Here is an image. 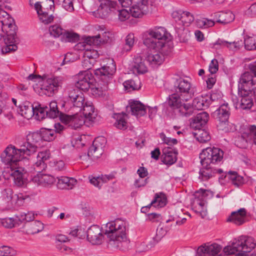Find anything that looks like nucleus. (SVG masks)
<instances>
[{"label":"nucleus","mask_w":256,"mask_h":256,"mask_svg":"<svg viewBox=\"0 0 256 256\" xmlns=\"http://www.w3.org/2000/svg\"><path fill=\"white\" fill-rule=\"evenodd\" d=\"M228 176L229 178L232 180V182L236 185L238 184V182H240L242 180V178L238 176V174L235 172L230 171L228 172Z\"/></svg>","instance_id":"obj_63"},{"label":"nucleus","mask_w":256,"mask_h":256,"mask_svg":"<svg viewBox=\"0 0 256 256\" xmlns=\"http://www.w3.org/2000/svg\"><path fill=\"white\" fill-rule=\"evenodd\" d=\"M17 224V220L12 218H0V225L7 228H12Z\"/></svg>","instance_id":"obj_52"},{"label":"nucleus","mask_w":256,"mask_h":256,"mask_svg":"<svg viewBox=\"0 0 256 256\" xmlns=\"http://www.w3.org/2000/svg\"><path fill=\"white\" fill-rule=\"evenodd\" d=\"M178 112L181 116L189 117L193 114V108L189 104L183 103L178 109Z\"/></svg>","instance_id":"obj_45"},{"label":"nucleus","mask_w":256,"mask_h":256,"mask_svg":"<svg viewBox=\"0 0 256 256\" xmlns=\"http://www.w3.org/2000/svg\"><path fill=\"white\" fill-rule=\"evenodd\" d=\"M57 186L62 189H72L77 182L75 178L66 176L57 177Z\"/></svg>","instance_id":"obj_36"},{"label":"nucleus","mask_w":256,"mask_h":256,"mask_svg":"<svg viewBox=\"0 0 256 256\" xmlns=\"http://www.w3.org/2000/svg\"><path fill=\"white\" fill-rule=\"evenodd\" d=\"M248 142H253L256 145V126H250L240 136L235 140V144L241 148H246Z\"/></svg>","instance_id":"obj_15"},{"label":"nucleus","mask_w":256,"mask_h":256,"mask_svg":"<svg viewBox=\"0 0 256 256\" xmlns=\"http://www.w3.org/2000/svg\"><path fill=\"white\" fill-rule=\"evenodd\" d=\"M168 34L165 28L159 27L148 32L147 37L144 40V44L149 48H160L164 54H169L171 52V48L166 43Z\"/></svg>","instance_id":"obj_8"},{"label":"nucleus","mask_w":256,"mask_h":256,"mask_svg":"<svg viewBox=\"0 0 256 256\" xmlns=\"http://www.w3.org/2000/svg\"><path fill=\"white\" fill-rule=\"evenodd\" d=\"M50 156V152L47 150L38 152L36 162L33 164L34 170L38 174L32 178V182L38 186L46 188L52 187L56 182V178L53 176L40 173L46 168V162L49 159Z\"/></svg>","instance_id":"obj_4"},{"label":"nucleus","mask_w":256,"mask_h":256,"mask_svg":"<svg viewBox=\"0 0 256 256\" xmlns=\"http://www.w3.org/2000/svg\"><path fill=\"white\" fill-rule=\"evenodd\" d=\"M223 156L224 152L218 148L208 147L203 150L200 154L202 168L198 178L202 181H206L214 176L216 174L222 173L221 169H216L212 166L220 162Z\"/></svg>","instance_id":"obj_1"},{"label":"nucleus","mask_w":256,"mask_h":256,"mask_svg":"<svg viewBox=\"0 0 256 256\" xmlns=\"http://www.w3.org/2000/svg\"><path fill=\"white\" fill-rule=\"evenodd\" d=\"M177 152H172L170 148L163 150L162 162L168 165H172L176 161Z\"/></svg>","instance_id":"obj_37"},{"label":"nucleus","mask_w":256,"mask_h":256,"mask_svg":"<svg viewBox=\"0 0 256 256\" xmlns=\"http://www.w3.org/2000/svg\"><path fill=\"white\" fill-rule=\"evenodd\" d=\"M154 50L156 51L148 53L146 58V61L152 66L161 64L164 61V56L168 54H164L160 48Z\"/></svg>","instance_id":"obj_26"},{"label":"nucleus","mask_w":256,"mask_h":256,"mask_svg":"<svg viewBox=\"0 0 256 256\" xmlns=\"http://www.w3.org/2000/svg\"><path fill=\"white\" fill-rule=\"evenodd\" d=\"M82 50H85L83 53L84 58H88L90 59L96 60L98 57V54L96 50L94 49H88V48L85 49H81Z\"/></svg>","instance_id":"obj_58"},{"label":"nucleus","mask_w":256,"mask_h":256,"mask_svg":"<svg viewBox=\"0 0 256 256\" xmlns=\"http://www.w3.org/2000/svg\"><path fill=\"white\" fill-rule=\"evenodd\" d=\"M4 176L7 179L12 178L18 186H22L24 184L22 168H20L19 166H18V168H5Z\"/></svg>","instance_id":"obj_20"},{"label":"nucleus","mask_w":256,"mask_h":256,"mask_svg":"<svg viewBox=\"0 0 256 256\" xmlns=\"http://www.w3.org/2000/svg\"><path fill=\"white\" fill-rule=\"evenodd\" d=\"M16 252L12 248L8 246H2L0 248V256H14Z\"/></svg>","instance_id":"obj_59"},{"label":"nucleus","mask_w":256,"mask_h":256,"mask_svg":"<svg viewBox=\"0 0 256 256\" xmlns=\"http://www.w3.org/2000/svg\"><path fill=\"white\" fill-rule=\"evenodd\" d=\"M26 156L20 148L16 149L12 145L8 146L0 155L2 162L6 166V168H18L20 160Z\"/></svg>","instance_id":"obj_9"},{"label":"nucleus","mask_w":256,"mask_h":256,"mask_svg":"<svg viewBox=\"0 0 256 256\" xmlns=\"http://www.w3.org/2000/svg\"><path fill=\"white\" fill-rule=\"evenodd\" d=\"M174 92L182 96V100L186 102L192 98L195 94L194 88L192 86L190 80L187 78H180L174 83Z\"/></svg>","instance_id":"obj_11"},{"label":"nucleus","mask_w":256,"mask_h":256,"mask_svg":"<svg viewBox=\"0 0 256 256\" xmlns=\"http://www.w3.org/2000/svg\"><path fill=\"white\" fill-rule=\"evenodd\" d=\"M116 67L112 59H108L106 65L94 70V73L100 79L98 86H90L91 93L95 96H100L108 90V84L112 79V76L116 72Z\"/></svg>","instance_id":"obj_5"},{"label":"nucleus","mask_w":256,"mask_h":256,"mask_svg":"<svg viewBox=\"0 0 256 256\" xmlns=\"http://www.w3.org/2000/svg\"><path fill=\"white\" fill-rule=\"evenodd\" d=\"M256 246V243L254 238L250 236H247L240 240H236L231 245L226 246L223 251L227 255L233 254L238 252H250Z\"/></svg>","instance_id":"obj_10"},{"label":"nucleus","mask_w":256,"mask_h":256,"mask_svg":"<svg viewBox=\"0 0 256 256\" xmlns=\"http://www.w3.org/2000/svg\"><path fill=\"white\" fill-rule=\"evenodd\" d=\"M206 190H200L196 192V198L194 202V206L196 212L200 213L202 217L206 216V201L204 200Z\"/></svg>","instance_id":"obj_24"},{"label":"nucleus","mask_w":256,"mask_h":256,"mask_svg":"<svg viewBox=\"0 0 256 256\" xmlns=\"http://www.w3.org/2000/svg\"><path fill=\"white\" fill-rule=\"evenodd\" d=\"M246 212L244 208H241L238 210L233 212L227 219L228 222H231L236 225L243 224L245 220Z\"/></svg>","instance_id":"obj_28"},{"label":"nucleus","mask_w":256,"mask_h":256,"mask_svg":"<svg viewBox=\"0 0 256 256\" xmlns=\"http://www.w3.org/2000/svg\"><path fill=\"white\" fill-rule=\"evenodd\" d=\"M116 14L118 16V20L121 22H124L128 20L130 16V12L126 9L116 10Z\"/></svg>","instance_id":"obj_61"},{"label":"nucleus","mask_w":256,"mask_h":256,"mask_svg":"<svg viewBox=\"0 0 256 256\" xmlns=\"http://www.w3.org/2000/svg\"><path fill=\"white\" fill-rule=\"evenodd\" d=\"M26 232L34 234L41 232L44 228L43 224L39 220L32 221L26 226Z\"/></svg>","instance_id":"obj_38"},{"label":"nucleus","mask_w":256,"mask_h":256,"mask_svg":"<svg viewBox=\"0 0 256 256\" xmlns=\"http://www.w3.org/2000/svg\"><path fill=\"white\" fill-rule=\"evenodd\" d=\"M34 8L38 14L40 21L45 24H48L54 20V16L52 14H48V12L42 10L40 2H36L34 4Z\"/></svg>","instance_id":"obj_29"},{"label":"nucleus","mask_w":256,"mask_h":256,"mask_svg":"<svg viewBox=\"0 0 256 256\" xmlns=\"http://www.w3.org/2000/svg\"><path fill=\"white\" fill-rule=\"evenodd\" d=\"M104 230L105 234L110 238V244L122 250L128 248L130 241L126 235L125 221L118 218L108 222L106 224Z\"/></svg>","instance_id":"obj_2"},{"label":"nucleus","mask_w":256,"mask_h":256,"mask_svg":"<svg viewBox=\"0 0 256 256\" xmlns=\"http://www.w3.org/2000/svg\"><path fill=\"white\" fill-rule=\"evenodd\" d=\"M34 114L38 120H42L46 117H48L46 106L38 104L35 106H34Z\"/></svg>","instance_id":"obj_47"},{"label":"nucleus","mask_w":256,"mask_h":256,"mask_svg":"<svg viewBox=\"0 0 256 256\" xmlns=\"http://www.w3.org/2000/svg\"><path fill=\"white\" fill-rule=\"evenodd\" d=\"M42 140L50 142L54 140L56 138V132L54 130L48 128H42L40 130Z\"/></svg>","instance_id":"obj_44"},{"label":"nucleus","mask_w":256,"mask_h":256,"mask_svg":"<svg viewBox=\"0 0 256 256\" xmlns=\"http://www.w3.org/2000/svg\"><path fill=\"white\" fill-rule=\"evenodd\" d=\"M197 130H198L194 133V136L198 142L204 143L210 140V136L206 130L201 128Z\"/></svg>","instance_id":"obj_48"},{"label":"nucleus","mask_w":256,"mask_h":256,"mask_svg":"<svg viewBox=\"0 0 256 256\" xmlns=\"http://www.w3.org/2000/svg\"><path fill=\"white\" fill-rule=\"evenodd\" d=\"M93 76L88 71L84 70L80 73L78 76V81L76 82V89L84 91L88 90L92 86Z\"/></svg>","instance_id":"obj_19"},{"label":"nucleus","mask_w":256,"mask_h":256,"mask_svg":"<svg viewBox=\"0 0 256 256\" xmlns=\"http://www.w3.org/2000/svg\"><path fill=\"white\" fill-rule=\"evenodd\" d=\"M40 134L38 132H30L27 134L26 141L20 145V150L26 156H30L37 151L40 146Z\"/></svg>","instance_id":"obj_12"},{"label":"nucleus","mask_w":256,"mask_h":256,"mask_svg":"<svg viewBox=\"0 0 256 256\" xmlns=\"http://www.w3.org/2000/svg\"><path fill=\"white\" fill-rule=\"evenodd\" d=\"M165 234V232L162 228L158 229L156 236L150 240L148 244L150 248L154 246L160 240L163 236Z\"/></svg>","instance_id":"obj_51"},{"label":"nucleus","mask_w":256,"mask_h":256,"mask_svg":"<svg viewBox=\"0 0 256 256\" xmlns=\"http://www.w3.org/2000/svg\"><path fill=\"white\" fill-rule=\"evenodd\" d=\"M17 111L20 114L27 120L30 119L34 114V106L29 102H24L19 105Z\"/></svg>","instance_id":"obj_31"},{"label":"nucleus","mask_w":256,"mask_h":256,"mask_svg":"<svg viewBox=\"0 0 256 256\" xmlns=\"http://www.w3.org/2000/svg\"><path fill=\"white\" fill-rule=\"evenodd\" d=\"M196 24L200 28H206L214 26V22L211 20H208L206 18H202L198 20H196Z\"/></svg>","instance_id":"obj_56"},{"label":"nucleus","mask_w":256,"mask_h":256,"mask_svg":"<svg viewBox=\"0 0 256 256\" xmlns=\"http://www.w3.org/2000/svg\"><path fill=\"white\" fill-rule=\"evenodd\" d=\"M172 16L176 22H179L180 24H182V26L179 28L182 29L184 28L183 26H188L194 19L193 15L190 12L180 10L174 11L172 14Z\"/></svg>","instance_id":"obj_21"},{"label":"nucleus","mask_w":256,"mask_h":256,"mask_svg":"<svg viewBox=\"0 0 256 256\" xmlns=\"http://www.w3.org/2000/svg\"><path fill=\"white\" fill-rule=\"evenodd\" d=\"M38 84L34 86V91L40 96H52L62 88L64 78L53 74H44L40 78Z\"/></svg>","instance_id":"obj_7"},{"label":"nucleus","mask_w":256,"mask_h":256,"mask_svg":"<svg viewBox=\"0 0 256 256\" xmlns=\"http://www.w3.org/2000/svg\"><path fill=\"white\" fill-rule=\"evenodd\" d=\"M148 12L147 0H138L134 2L130 8V12L132 16L141 18Z\"/></svg>","instance_id":"obj_22"},{"label":"nucleus","mask_w":256,"mask_h":256,"mask_svg":"<svg viewBox=\"0 0 256 256\" xmlns=\"http://www.w3.org/2000/svg\"><path fill=\"white\" fill-rule=\"evenodd\" d=\"M104 238L101 228L97 225L92 226L87 230V239L92 244H101Z\"/></svg>","instance_id":"obj_23"},{"label":"nucleus","mask_w":256,"mask_h":256,"mask_svg":"<svg viewBox=\"0 0 256 256\" xmlns=\"http://www.w3.org/2000/svg\"><path fill=\"white\" fill-rule=\"evenodd\" d=\"M114 118L116 119L114 124L116 127L120 130H125L127 128L126 114L123 113L114 114Z\"/></svg>","instance_id":"obj_42"},{"label":"nucleus","mask_w":256,"mask_h":256,"mask_svg":"<svg viewBox=\"0 0 256 256\" xmlns=\"http://www.w3.org/2000/svg\"><path fill=\"white\" fill-rule=\"evenodd\" d=\"M61 122L74 129H77L82 126L86 120L81 114L70 116L63 114H60Z\"/></svg>","instance_id":"obj_17"},{"label":"nucleus","mask_w":256,"mask_h":256,"mask_svg":"<svg viewBox=\"0 0 256 256\" xmlns=\"http://www.w3.org/2000/svg\"><path fill=\"white\" fill-rule=\"evenodd\" d=\"M96 60H94L90 59L88 58H84V60L82 62V65L83 68L85 69L86 71H87V70L92 68Z\"/></svg>","instance_id":"obj_62"},{"label":"nucleus","mask_w":256,"mask_h":256,"mask_svg":"<svg viewBox=\"0 0 256 256\" xmlns=\"http://www.w3.org/2000/svg\"><path fill=\"white\" fill-rule=\"evenodd\" d=\"M135 42L134 36L133 34H129L125 38V44L123 48V50L129 51L133 47Z\"/></svg>","instance_id":"obj_53"},{"label":"nucleus","mask_w":256,"mask_h":256,"mask_svg":"<svg viewBox=\"0 0 256 256\" xmlns=\"http://www.w3.org/2000/svg\"><path fill=\"white\" fill-rule=\"evenodd\" d=\"M79 38L80 36L76 33L66 30L60 40L64 42H76L79 40Z\"/></svg>","instance_id":"obj_46"},{"label":"nucleus","mask_w":256,"mask_h":256,"mask_svg":"<svg viewBox=\"0 0 256 256\" xmlns=\"http://www.w3.org/2000/svg\"><path fill=\"white\" fill-rule=\"evenodd\" d=\"M46 112H48V117L51 118H57L60 113L58 108L57 102L56 101H52L48 106H46Z\"/></svg>","instance_id":"obj_43"},{"label":"nucleus","mask_w":256,"mask_h":256,"mask_svg":"<svg viewBox=\"0 0 256 256\" xmlns=\"http://www.w3.org/2000/svg\"><path fill=\"white\" fill-rule=\"evenodd\" d=\"M222 249V246L216 243L210 245L204 244L198 247L197 253L199 256H216Z\"/></svg>","instance_id":"obj_25"},{"label":"nucleus","mask_w":256,"mask_h":256,"mask_svg":"<svg viewBox=\"0 0 256 256\" xmlns=\"http://www.w3.org/2000/svg\"><path fill=\"white\" fill-rule=\"evenodd\" d=\"M166 203L167 198L166 194L160 192L156 194L154 200L151 202L150 205H152L155 208H160L165 206Z\"/></svg>","instance_id":"obj_40"},{"label":"nucleus","mask_w":256,"mask_h":256,"mask_svg":"<svg viewBox=\"0 0 256 256\" xmlns=\"http://www.w3.org/2000/svg\"><path fill=\"white\" fill-rule=\"evenodd\" d=\"M214 18L216 22L222 24H228L232 22L234 19V15L230 11L215 13Z\"/></svg>","instance_id":"obj_34"},{"label":"nucleus","mask_w":256,"mask_h":256,"mask_svg":"<svg viewBox=\"0 0 256 256\" xmlns=\"http://www.w3.org/2000/svg\"><path fill=\"white\" fill-rule=\"evenodd\" d=\"M244 46L246 50H252L256 49V38L248 37L244 40Z\"/></svg>","instance_id":"obj_60"},{"label":"nucleus","mask_w":256,"mask_h":256,"mask_svg":"<svg viewBox=\"0 0 256 256\" xmlns=\"http://www.w3.org/2000/svg\"><path fill=\"white\" fill-rule=\"evenodd\" d=\"M17 218L20 222H28L34 220V214L31 212H28L27 213L22 212L17 216Z\"/></svg>","instance_id":"obj_55"},{"label":"nucleus","mask_w":256,"mask_h":256,"mask_svg":"<svg viewBox=\"0 0 256 256\" xmlns=\"http://www.w3.org/2000/svg\"><path fill=\"white\" fill-rule=\"evenodd\" d=\"M114 176L112 174L102 175L98 176H88L90 183L98 188H100L104 184L112 180Z\"/></svg>","instance_id":"obj_35"},{"label":"nucleus","mask_w":256,"mask_h":256,"mask_svg":"<svg viewBox=\"0 0 256 256\" xmlns=\"http://www.w3.org/2000/svg\"><path fill=\"white\" fill-rule=\"evenodd\" d=\"M2 196L4 200L8 203V205L14 204V195L12 190L10 188L4 190L2 192Z\"/></svg>","instance_id":"obj_50"},{"label":"nucleus","mask_w":256,"mask_h":256,"mask_svg":"<svg viewBox=\"0 0 256 256\" xmlns=\"http://www.w3.org/2000/svg\"><path fill=\"white\" fill-rule=\"evenodd\" d=\"M182 100L184 101L182 96L174 92L169 96L168 104L171 108L177 110L183 104Z\"/></svg>","instance_id":"obj_39"},{"label":"nucleus","mask_w":256,"mask_h":256,"mask_svg":"<svg viewBox=\"0 0 256 256\" xmlns=\"http://www.w3.org/2000/svg\"><path fill=\"white\" fill-rule=\"evenodd\" d=\"M65 30L64 29L60 24H56L52 25L49 28V32L51 36L54 38H62V36L65 32Z\"/></svg>","instance_id":"obj_49"},{"label":"nucleus","mask_w":256,"mask_h":256,"mask_svg":"<svg viewBox=\"0 0 256 256\" xmlns=\"http://www.w3.org/2000/svg\"><path fill=\"white\" fill-rule=\"evenodd\" d=\"M85 42L90 46H98L102 42L101 35L98 34L96 36L88 37Z\"/></svg>","instance_id":"obj_57"},{"label":"nucleus","mask_w":256,"mask_h":256,"mask_svg":"<svg viewBox=\"0 0 256 256\" xmlns=\"http://www.w3.org/2000/svg\"><path fill=\"white\" fill-rule=\"evenodd\" d=\"M132 70L134 74H142L147 72V67L141 56H138L134 58L132 64Z\"/></svg>","instance_id":"obj_33"},{"label":"nucleus","mask_w":256,"mask_h":256,"mask_svg":"<svg viewBox=\"0 0 256 256\" xmlns=\"http://www.w3.org/2000/svg\"><path fill=\"white\" fill-rule=\"evenodd\" d=\"M100 2L97 10L94 12L95 16L102 18H106L111 14L116 12V2L110 0H98Z\"/></svg>","instance_id":"obj_16"},{"label":"nucleus","mask_w":256,"mask_h":256,"mask_svg":"<svg viewBox=\"0 0 256 256\" xmlns=\"http://www.w3.org/2000/svg\"><path fill=\"white\" fill-rule=\"evenodd\" d=\"M209 104L206 98L202 96H198L194 98L192 106L193 108L200 110L208 108Z\"/></svg>","instance_id":"obj_41"},{"label":"nucleus","mask_w":256,"mask_h":256,"mask_svg":"<svg viewBox=\"0 0 256 256\" xmlns=\"http://www.w3.org/2000/svg\"><path fill=\"white\" fill-rule=\"evenodd\" d=\"M106 142V140L103 136L96 138L93 141L92 145L89 148L87 155L80 156V158L82 160H86L88 158H90L92 160L99 158L103 153V148Z\"/></svg>","instance_id":"obj_13"},{"label":"nucleus","mask_w":256,"mask_h":256,"mask_svg":"<svg viewBox=\"0 0 256 256\" xmlns=\"http://www.w3.org/2000/svg\"><path fill=\"white\" fill-rule=\"evenodd\" d=\"M129 104L132 115L138 117L143 116L146 114V107L140 102L132 100L130 102Z\"/></svg>","instance_id":"obj_32"},{"label":"nucleus","mask_w":256,"mask_h":256,"mask_svg":"<svg viewBox=\"0 0 256 256\" xmlns=\"http://www.w3.org/2000/svg\"><path fill=\"white\" fill-rule=\"evenodd\" d=\"M83 116L86 120L93 122L97 116V112L94 110V106L90 102H86L82 107Z\"/></svg>","instance_id":"obj_30"},{"label":"nucleus","mask_w":256,"mask_h":256,"mask_svg":"<svg viewBox=\"0 0 256 256\" xmlns=\"http://www.w3.org/2000/svg\"><path fill=\"white\" fill-rule=\"evenodd\" d=\"M209 119V114L205 112H200L193 118L190 126L194 129H199L204 126Z\"/></svg>","instance_id":"obj_27"},{"label":"nucleus","mask_w":256,"mask_h":256,"mask_svg":"<svg viewBox=\"0 0 256 256\" xmlns=\"http://www.w3.org/2000/svg\"><path fill=\"white\" fill-rule=\"evenodd\" d=\"M254 82L252 81V76L248 73H244L240 76L238 84V94L240 98L239 103L236 96H232V101L236 102V107L238 106L242 110L250 109L253 106V93L252 91V86Z\"/></svg>","instance_id":"obj_3"},{"label":"nucleus","mask_w":256,"mask_h":256,"mask_svg":"<svg viewBox=\"0 0 256 256\" xmlns=\"http://www.w3.org/2000/svg\"><path fill=\"white\" fill-rule=\"evenodd\" d=\"M0 22L2 23V31L6 33V36L4 38L6 46L2 49L3 52H9L15 51L18 46L16 43V26L14 20L6 12L0 11Z\"/></svg>","instance_id":"obj_6"},{"label":"nucleus","mask_w":256,"mask_h":256,"mask_svg":"<svg viewBox=\"0 0 256 256\" xmlns=\"http://www.w3.org/2000/svg\"><path fill=\"white\" fill-rule=\"evenodd\" d=\"M229 110L228 104H222L214 113V118L218 121L217 126L219 130L227 132L228 130V118L229 117Z\"/></svg>","instance_id":"obj_14"},{"label":"nucleus","mask_w":256,"mask_h":256,"mask_svg":"<svg viewBox=\"0 0 256 256\" xmlns=\"http://www.w3.org/2000/svg\"><path fill=\"white\" fill-rule=\"evenodd\" d=\"M139 84L140 82L138 80L136 82L134 80H130L125 81L124 82L123 85L126 90L131 91L138 90L140 88Z\"/></svg>","instance_id":"obj_54"},{"label":"nucleus","mask_w":256,"mask_h":256,"mask_svg":"<svg viewBox=\"0 0 256 256\" xmlns=\"http://www.w3.org/2000/svg\"><path fill=\"white\" fill-rule=\"evenodd\" d=\"M68 101L73 104V108L81 112L84 104V98L82 92L78 89H72L68 91Z\"/></svg>","instance_id":"obj_18"},{"label":"nucleus","mask_w":256,"mask_h":256,"mask_svg":"<svg viewBox=\"0 0 256 256\" xmlns=\"http://www.w3.org/2000/svg\"><path fill=\"white\" fill-rule=\"evenodd\" d=\"M29 198L27 195H24L22 193L14 195V204H17L18 206L22 204L23 202L26 198Z\"/></svg>","instance_id":"obj_64"}]
</instances>
